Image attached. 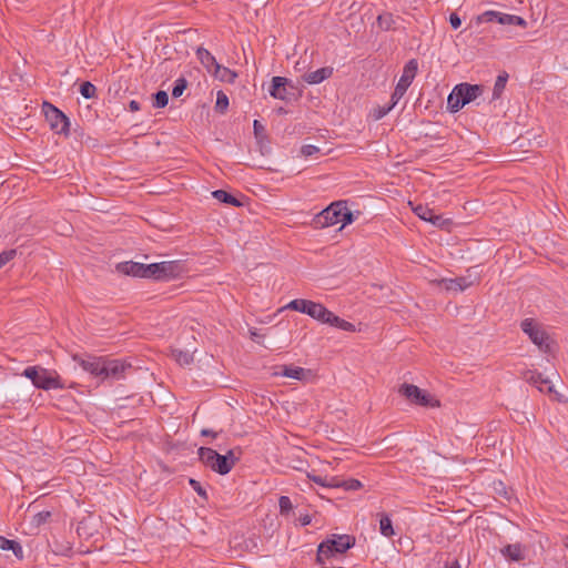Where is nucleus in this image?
<instances>
[{"label": "nucleus", "instance_id": "obj_51", "mask_svg": "<svg viewBox=\"0 0 568 568\" xmlns=\"http://www.w3.org/2000/svg\"><path fill=\"white\" fill-rule=\"evenodd\" d=\"M565 546L568 548V536L565 538Z\"/></svg>", "mask_w": 568, "mask_h": 568}, {"label": "nucleus", "instance_id": "obj_16", "mask_svg": "<svg viewBox=\"0 0 568 568\" xmlns=\"http://www.w3.org/2000/svg\"><path fill=\"white\" fill-rule=\"evenodd\" d=\"M73 359L79 363V365L90 374L101 377L102 369V357H89L88 359L81 358L78 355L73 356Z\"/></svg>", "mask_w": 568, "mask_h": 568}, {"label": "nucleus", "instance_id": "obj_28", "mask_svg": "<svg viewBox=\"0 0 568 568\" xmlns=\"http://www.w3.org/2000/svg\"><path fill=\"white\" fill-rule=\"evenodd\" d=\"M307 477L314 483L327 487V488H339L338 478L337 477H322L317 475L308 474Z\"/></svg>", "mask_w": 568, "mask_h": 568}, {"label": "nucleus", "instance_id": "obj_18", "mask_svg": "<svg viewBox=\"0 0 568 568\" xmlns=\"http://www.w3.org/2000/svg\"><path fill=\"white\" fill-rule=\"evenodd\" d=\"M115 268L121 274L143 278V263L126 261L116 264Z\"/></svg>", "mask_w": 568, "mask_h": 568}, {"label": "nucleus", "instance_id": "obj_3", "mask_svg": "<svg viewBox=\"0 0 568 568\" xmlns=\"http://www.w3.org/2000/svg\"><path fill=\"white\" fill-rule=\"evenodd\" d=\"M182 272L183 266L179 261L143 264V278L168 281L179 277Z\"/></svg>", "mask_w": 568, "mask_h": 568}, {"label": "nucleus", "instance_id": "obj_15", "mask_svg": "<svg viewBox=\"0 0 568 568\" xmlns=\"http://www.w3.org/2000/svg\"><path fill=\"white\" fill-rule=\"evenodd\" d=\"M523 378L535 385L540 392L552 393L554 386L550 384L548 378H544L542 375L537 371H526L523 374Z\"/></svg>", "mask_w": 568, "mask_h": 568}, {"label": "nucleus", "instance_id": "obj_14", "mask_svg": "<svg viewBox=\"0 0 568 568\" xmlns=\"http://www.w3.org/2000/svg\"><path fill=\"white\" fill-rule=\"evenodd\" d=\"M414 213L422 220L430 222L432 224L444 227L449 224V220L444 219L442 215L435 213L433 209L424 206L422 204L413 209Z\"/></svg>", "mask_w": 568, "mask_h": 568}, {"label": "nucleus", "instance_id": "obj_43", "mask_svg": "<svg viewBox=\"0 0 568 568\" xmlns=\"http://www.w3.org/2000/svg\"><path fill=\"white\" fill-rule=\"evenodd\" d=\"M354 221V214L346 207V210H343L342 217H341V224L342 227L346 226Z\"/></svg>", "mask_w": 568, "mask_h": 568}, {"label": "nucleus", "instance_id": "obj_54", "mask_svg": "<svg viewBox=\"0 0 568 568\" xmlns=\"http://www.w3.org/2000/svg\"><path fill=\"white\" fill-rule=\"evenodd\" d=\"M253 337H257V334L255 332L251 333Z\"/></svg>", "mask_w": 568, "mask_h": 568}, {"label": "nucleus", "instance_id": "obj_13", "mask_svg": "<svg viewBox=\"0 0 568 568\" xmlns=\"http://www.w3.org/2000/svg\"><path fill=\"white\" fill-rule=\"evenodd\" d=\"M437 285H443L446 291L450 292H463L466 288L470 287L474 284V281L470 276H459L455 278H440L432 281Z\"/></svg>", "mask_w": 568, "mask_h": 568}, {"label": "nucleus", "instance_id": "obj_41", "mask_svg": "<svg viewBox=\"0 0 568 568\" xmlns=\"http://www.w3.org/2000/svg\"><path fill=\"white\" fill-rule=\"evenodd\" d=\"M395 105H393V101H390V104L387 106H379L374 110V118L375 120H381L384 118Z\"/></svg>", "mask_w": 568, "mask_h": 568}, {"label": "nucleus", "instance_id": "obj_38", "mask_svg": "<svg viewBox=\"0 0 568 568\" xmlns=\"http://www.w3.org/2000/svg\"><path fill=\"white\" fill-rule=\"evenodd\" d=\"M17 256V250L11 248L0 253V268Z\"/></svg>", "mask_w": 568, "mask_h": 568}, {"label": "nucleus", "instance_id": "obj_39", "mask_svg": "<svg viewBox=\"0 0 568 568\" xmlns=\"http://www.w3.org/2000/svg\"><path fill=\"white\" fill-rule=\"evenodd\" d=\"M500 14L501 13L497 11H486L478 17V22H498Z\"/></svg>", "mask_w": 568, "mask_h": 568}, {"label": "nucleus", "instance_id": "obj_35", "mask_svg": "<svg viewBox=\"0 0 568 568\" xmlns=\"http://www.w3.org/2000/svg\"><path fill=\"white\" fill-rule=\"evenodd\" d=\"M186 87H187V81L185 78L176 79L174 82V87L172 89V97L180 98L183 94Z\"/></svg>", "mask_w": 568, "mask_h": 568}, {"label": "nucleus", "instance_id": "obj_46", "mask_svg": "<svg viewBox=\"0 0 568 568\" xmlns=\"http://www.w3.org/2000/svg\"><path fill=\"white\" fill-rule=\"evenodd\" d=\"M253 129H254V134L257 138L261 136L264 133V131H265L264 125L258 120H254Z\"/></svg>", "mask_w": 568, "mask_h": 568}, {"label": "nucleus", "instance_id": "obj_48", "mask_svg": "<svg viewBox=\"0 0 568 568\" xmlns=\"http://www.w3.org/2000/svg\"><path fill=\"white\" fill-rule=\"evenodd\" d=\"M201 435H202V436H211L212 438H216L217 433H216V432H214V430H212V429H207V428H205V429H202V430H201Z\"/></svg>", "mask_w": 568, "mask_h": 568}, {"label": "nucleus", "instance_id": "obj_23", "mask_svg": "<svg viewBox=\"0 0 568 568\" xmlns=\"http://www.w3.org/2000/svg\"><path fill=\"white\" fill-rule=\"evenodd\" d=\"M0 549L1 550H11L18 559L23 558V549H22L21 545L16 540H10V539H7V538L0 536Z\"/></svg>", "mask_w": 568, "mask_h": 568}, {"label": "nucleus", "instance_id": "obj_19", "mask_svg": "<svg viewBox=\"0 0 568 568\" xmlns=\"http://www.w3.org/2000/svg\"><path fill=\"white\" fill-rule=\"evenodd\" d=\"M333 74V68L323 67L316 71L308 72L303 75V80L308 84H318L324 80L331 78Z\"/></svg>", "mask_w": 568, "mask_h": 568}, {"label": "nucleus", "instance_id": "obj_12", "mask_svg": "<svg viewBox=\"0 0 568 568\" xmlns=\"http://www.w3.org/2000/svg\"><path fill=\"white\" fill-rule=\"evenodd\" d=\"M290 84L288 79L284 77H273L272 85L268 90L270 95L274 99L282 100L285 102H290L292 100V94L287 90V85Z\"/></svg>", "mask_w": 568, "mask_h": 568}, {"label": "nucleus", "instance_id": "obj_37", "mask_svg": "<svg viewBox=\"0 0 568 568\" xmlns=\"http://www.w3.org/2000/svg\"><path fill=\"white\" fill-rule=\"evenodd\" d=\"M95 92H97V88L89 81H85L83 83H81L80 85V93L85 98V99H91L95 95Z\"/></svg>", "mask_w": 568, "mask_h": 568}, {"label": "nucleus", "instance_id": "obj_52", "mask_svg": "<svg viewBox=\"0 0 568 568\" xmlns=\"http://www.w3.org/2000/svg\"><path fill=\"white\" fill-rule=\"evenodd\" d=\"M448 568H459V566L457 564H455V565H453V566H450Z\"/></svg>", "mask_w": 568, "mask_h": 568}, {"label": "nucleus", "instance_id": "obj_40", "mask_svg": "<svg viewBox=\"0 0 568 568\" xmlns=\"http://www.w3.org/2000/svg\"><path fill=\"white\" fill-rule=\"evenodd\" d=\"M278 506H280L281 514H287L293 508L292 501H291L290 497H287V496L280 497Z\"/></svg>", "mask_w": 568, "mask_h": 568}, {"label": "nucleus", "instance_id": "obj_33", "mask_svg": "<svg viewBox=\"0 0 568 568\" xmlns=\"http://www.w3.org/2000/svg\"><path fill=\"white\" fill-rule=\"evenodd\" d=\"M229 108V98L223 91H219L216 94L215 110L220 113H224Z\"/></svg>", "mask_w": 568, "mask_h": 568}, {"label": "nucleus", "instance_id": "obj_26", "mask_svg": "<svg viewBox=\"0 0 568 568\" xmlns=\"http://www.w3.org/2000/svg\"><path fill=\"white\" fill-rule=\"evenodd\" d=\"M212 196L222 203H226L233 206H242V202L240 200L224 190L213 191Z\"/></svg>", "mask_w": 568, "mask_h": 568}, {"label": "nucleus", "instance_id": "obj_17", "mask_svg": "<svg viewBox=\"0 0 568 568\" xmlns=\"http://www.w3.org/2000/svg\"><path fill=\"white\" fill-rule=\"evenodd\" d=\"M457 89L462 91V99L465 105L476 100L484 92V87L479 84L459 83Z\"/></svg>", "mask_w": 568, "mask_h": 568}, {"label": "nucleus", "instance_id": "obj_8", "mask_svg": "<svg viewBox=\"0 0 568 568\" xmlns=\"http://www.w3.org/2000/svg\"><path fill=\"white\" fill-rule=\"evenodd\" d=\"M399 394L406 397L410 403L424 407H438L439 402L433 398L428 393L413 384H403Z\"/></svg>", "mask_w": 568, "mask_h": 568}, {"label": "nucleus", "instance_id": "obj_44", "mask_svg": "<svg viewBox=\"0 0 568 568\" xmlns=\"http://www.w3.org/2000/svg\"><path fill=\"white\" fill-rule=\"evenodd\" d=\"M190 485L193 487V489L202 497L206 498V491L202 488L200 483L195 479H190Z\"/></svg>", "mask_w": 568, "mask_h": 568}, {"label": "nucleus", "instance_id": "obj_32", "mask_svg": "<svg viewBox=\"0 0 568 568\" xmlns=\"http://www.w3.org/2000/svg\"><path fill=\"white\" fill-rule=\"evenodd\" d=\"M498 23H500V24H509V26H513V24L514 26H520L523 28H525L527 26L526 20L523 19L521 17L514 16V14H507V13H501L500 14Z\"/></svg>", "mask_w": 568, "mask_h": 568}, {"label": "nucleus", "instance_id": "obj_4", "mask_svg": "<svg viewBox=\"0 0 568 568\" xmlns=\"http://www.w3.org/2000/svg\"><path fill=\"white\" fill-rule=\"evenodd\" d=\"M22 375L31 379L37 388L48 390L63 387L57 372L40 366H29L23 371Z\"/></svg>", "mask_w": 568, "mask_h": 568}, {"label": "nucleus", "instance_id": "obj_45", "mask_svg": "<svg viewBox=\"0 0 568 568\" xmlns=\"http://www.w3.org/2000/svg\"><path fill=\"white\" fill-rule=\"evenodd\" d=\"M449 22H450L452 28H454V29H458L462 26V20L457 13H450Z\"/></svg>", "mask_w": 568, "mask_h": 568}, {"label": "nucleus", "instance_id": "obj_36", "mask_svg": "<svg viewBox=\"0 0 568 568\" xmlns=\"http://www.w3.org/2000/svg\"><path fill=\"white\" fill-rule=\"evenodd\" d=\"M339 487H343L345 490H358L363 487V484L354 478L347 480L338 479Z\"/></svg>", "mask_w": 568, "mask_h": 568}, {"label": "nucleus", "instance_id": "obj_22", "mask_svg": "<svg viewBox=\"0 0 568 568\" xmlns=\"http://www.w3.org/2000/svg\"><path fill=\"white\" fill-rule=\"evenodd\" d=\"M214 70L215 78H217L222 82L234 83L237 78V73L235 71L221 64H216V68Z\"/></svg>", "mask_w": 568, "mask_h": 568}, {"label": "nucleus", "instance_id": "obj_2", "mask_svg": "<svg viewBox=\"0 0 568 568\" xmlns=\"http://www.w3.org/2000/svg\"><path fill=\"white\" fill-rule=\"evenodd\" d=\"M355 545V538L349 535H333L332 538L320 544L316 561L324 564L325 559L335 552L343 554Z\"/></svg>", "mask_w": 568, "mask_h": 568}, {"label": "nucleus", "instance_id": "obj_1", "mask_svg": "<svg viewBox=\"0 0 568 568\" xmlns=\"http://www.w3.org/2000/svg\"><path fill=\"white\" fill-rule=\"evenodd\" d=\"M240 449H229L225 455L219 454L213 448L200 447L199 459L211 470L220 474H229L240 459Z\"/></svg>", "mask_w": 568, "mask_h": 568}, {"label": "nucleus", "instance_id": "obj_24", "mask_svg": "<svg viewBox=\"0 0 568 568\" xmlns=\"http://www.w3.org/2000/svg\"><path fill=\"white\" fill-rule=\"evenodd\" d=\"M281 371L274 372V375L285 376L294 379H302L304 376V368L298 366H281Z\"/></svg>", "mask_w": 568, "mask_h": 568}, {"label": "nucleus", "instance_id": "obj_27", "mask_svg": "<svg viewBox=\"0 0 568 568\" xmlns=\"http://www.w3.org/2000/svg\"><path fill=\"white\" fill-rule=\"evenodd\" d=\"M312 302L313 301H310V300L296 298V300L291 301L282 310H293L296 312H301L303 314H307Z\"/></svg>", "mask_w": 568, "mask_h": 568}, {"label": "nucleus", "instance_id": "obj_20", "mask_svg": "<svg viewBox=\"0 0 568 568\" xmlns=\"http://www.w3.org/2000/svg\"><path fill=\"white\" fill-rule=\"evenodd\" d=\"M465 106L463 99H462V91L460 89H457V85L453 89V91L449 93L447 98V109L452 113L458 112L460 109Z\"/></svg>", "mask_w": 568, "mask_h": 568}, {"label": "nucleus", "instance_id": "obj_29", "mask_svg": "<svg viewBox=\"0 0 568 568\" xmlns=\"http://www.w3.org/2000/svg\"><path fill=\"white\" fill-rule=\"evenodd\" d=\"M507 80H508V74L506 72H503L497 77L495 84H494V90H493V100H497L501 97V94L505 90Z\"/></svg>", "mask_w": 568, "mask_h": 568}, {"label": "nucleus", "instance_id": "obj_25", "mask_svg": "<svg viewBox=\"0 0 568 568\" xmlns=\"http://www.w3.org/2000/svg\"><path fill=\"white\" fill-rule=\"evenodd\" d=\"M196 57L207 70H211V68L215 69L216 64H219L211 52L202 47L197 48Z\"/></svg>", "mask_w": 568, "mask_h": 568}, {"label": "nucleus", "instance_id": "obj_21", "mask_svg": "<svg viewBox=\"0 0 568 568\" xmlns=\"http://www.w3.org/2000/svg\"><path fill=\"white\" fill-rule=\"evenodd\" d=\"M501 554L514 561L525 559L524 547L520 544H509L501 549Z\"/></svg>", "mask_w": 568, "mask_h": 568}, {"label": "nucleus", "instance_id": "obj_47", "mask_svg": "<svg viewBox=\"0 0 568 568\" xmlns=\"http://www.w3.org/2000/svg\"><path fill=\"white\" fill-rule=\"evenodd\" d=\"M50 517V513L49 511H42V513H39L37 514L36 518H37V523L38 524H41V523H44L47 520V518Z\"/></svg>", "mask_w": 568, "mask_h": 568}, {"label": "nucleus", "instance_id": "obj_49", "mask_svg": "<svg viewBox=\"0 0 568 568\" xmlns=\"http://www.w3.org/2000/svg\"><path fill=\"white\" fill-rule=\"evenodd\" d=\"M311 521L312 519L310 515H304L300 517V523L302 524V526H307L311 524Z\"/></svg>", "mask_w": 568, "mask_h": 568}, {"label": "nucleus", "instance_id": "obj_7", "mask_svg": "<svg viewBox=\"0 0 568 568\" xmlns=\"http://www.w3.org/2000/svg\"><path fill=\"white\" fill-rule=\"evenodd\" d=\"M343 210H346V202L336 201L321 211L314 219L317 227H327L341 223Z\"/></svg>", "mask_w": 568, "mask_h": 568}, {"label": "nucleus", "instance_id": "obj_42", "mask_svg": "<svg viewBox=\"0 0 568 568\" xmlns=\"http://www.w3.org/2000/svg\"><path fill=\"white\" fill-rule=\"evenodd\" d=\"M320 152V149L313 144H306L301 148V154L305 158L312 156Z\"/></svg>", "mask_w": 568, "mask_h": 568}, {"label": "nucleus", "instance_id": "obj_9", "mask_svg": "<svg viewBox=\"0 0 568 568\" xmlns=\"http://www.w3.org/2000/svg\"><path fill=\"white\" fill-rule=\"evenodd\" d=\"M43 111L50 128L58 134H69L70 122L67 115L51 103H43Z\"/></svg>", "mask_w": 568, "mask_h": 568}, {"label": "nucleus", "instance_id": "obj_53", "mask_svg": "<svg viewBox=\"0 0 568 568\" xmlns=\"http://www.w3.org/2000/svg\"><path fill=\"white\" fill-rule=\"evenodd\" d=\"M278 112H280V113H283V112H285V111H284V109H283V108H280V109H278Z\"/></svg>", "mask_w": 568, "mask_h": 568}, {"label": "nucleus", "instance_id": "obj_34", "mask_svg": "<svg viewBox=\"0 0 568 568\" xmlns=\"http://www.w3.org/2000/svg\"><path fill=\"white\" fill-rule=\"evenodd\" d=\"M169 103V95L165 91H158L154 94L153 106L158 109L165 108Z\"/></svg>", "mask_w": 568, "mask_h": 568}, {"label": "nucleus", "instance_id": "obj_5", "mask_svg": "<svg viewBox=\"0 0 568 568\" xmlns=\"http://www.w3.org/2000/svg\"><path fill=\"white\" fill-rule=\"evenodd\" d=\"M307 315L312 318L318 321L322 324H327L333 327L339 328L345 332H354L355 325L351 322H347L337 315H335L333 312L327 310L323 304L312 302L310 306V311L307 312Z\"/></svg>", "mask_w": 568, "mask_h": 568}, {"label": "nucleus", "instance_id": "obj_6", "mask_svg": "<svg viewBox=\"0 0 568 568\" xmlns=\"http://www.w3.org/2000/svg\"><path fill=\"white\" fill-rule=\"evenodd\" d=\"M418 70V62L416 59H410L404 67L403 73L395 87V90L390 97L393 105H396L399 100L405 95L407 89L410 87L415 79Z\"/></svg>", "mask_w": 568, "mask_h": 568}, {"label": "nucleus", "instance_id": "obj_11", "mask_svg": "<svg viewBox=\"0 0 568 568\" xmlns=\"http://www.w3.org/2000/svg\"><path fill=\"white\" fill-rule=\"evenodd\" d=\"M131 368L130 364H125L120 359H105L102 362L101 378L121 379L124 377L125 371Z\"/></svg>", "mask_w": 568, "mask_h": 568}, {"label": "nucleus", "instance_id": "obj_31", "mask_svg": "<svg viewBox=\"0 0 568 568\" xmlns=\"http://www.w3.org/2000/svg\"><path fill=\"white\" fill-rule=\"evenodd\" d=\"M172 356L182 366L190 365L193 362V353L190 351L172 349Z\"/></svg>", "mask_w": 568, "mask_h": 568}, {"label": "nucleus", "instance_id": "obj_50", "mask_svg": "<svg viewBox=\"0 0 568 568\" xmlns=\"http://www.w3.org/2000/svg\"><path fill=\"white\" fill-rule=\"evenodd\" d=\"M129 108L132 112H135V111H139L140 110V103L135 100H132L129 104Z\"/></svg>", "mask_w": 568, "mask_h": 568}, {"label": "nucleus", "instance_id": "obj_10", "mask_svg": "<svg viewBox=\"0 0 568 568\" xmlns=\"http://www.w3.org/2000/svg\"><path fill=\"white\" fill-rule=\"evenodd\" d=\"M521 329L529 336L530 341L539 347L542 352H548L550 345L548 343V335L541 329L532 318H526L521 322Z\"/></svg>", "mask_w": 568, "mask_h": 568}, {"label": "nucleus", "instance_id": "obj_30", "mask_svg": "<svg viewBox=\"0 0 568 568\" xmlns=\"http://www.w3.org/2000/svg\"><path fill=\"white\" fill-rule=\"evenodd\" d=\"M379 531L383 536L389 538L395 535L392 520L387 514H383L379 519Z\"/></svg>", "mask_w": 568, "mask_h": 568}]
</instances>
